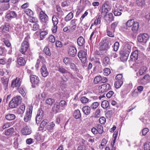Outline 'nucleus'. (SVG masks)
Returning a JSON list of instances; mask_svg holds the SVG:
<instances>
[{"label": "nucleus", "instance_id": "59", "mask_svg": "<svg viewBox=\"0 0 150 150\" xmlns=\"http://www.w3.org/2000/svg\"><path fill=\"white\" fill-rule=\"evenodd\" d=\"M11 125V123L10 122H7L5 123L2 126V128L5 129L6 128L10 127Z\"/></svg>", "mask_w": 150, "mask_h": 150}, {"label": "nucleus", "instance_id": "48", "mask_svg": "<svg viewBox=\"0 0 150 150\" xmlns=\"http://www.w3.org/2000/svg\"><path fill=\"white\" fill-rule=\"evenodd\" d=\"M135 22L133 19L129 20L126 23V26L129 27H130L133 25Z\"/></svg>", "mask_w": 150, "mask_h": 150}, {"label": "nucleus", "instance_id": "60", "mask_svg": "<svg viewBox=\"0 0 150 150\" xmlns=\"http://www.w3.org/2000/svg\"><path fill=\"white\" fill-rule=\"evenodd\" d=\"M109 56L111 59H113L117 57V54L115 51L111 52L110 53Z\"/></svg>", "mask_w": 150, "mask_h": 150}, {"label": "nucleus", "instance_id": "28", "mask_svg": "<svg viewBox=\"0 0 150 150\" xmlns=\"http://www.w3.org/2000/svg\"><path fill=\"white\" fill-rule=\"evenodd\" d=\"M139 28V24L138 22H135L132 26V30L134 33L137 32Z\"/></svg>", "mask_w": 150, "mask_h": 150}, {"label": "nucleus", "instance_id": "43", "mask_svg": "<svg viewBox=\"0 0 150 150\" xmlns=\"http://www.w3.org/2000/svg\"><path fill=\"white\" fill-rule=\"evenodd\" d=\"M123 81H117L114 83L115 88H120L122 85Z\"/></svg>", "mask_w": 150, "mask_h": 150}, {"label": "nucleus", "instance_id": "15", "mask_svg": "<svg viewBox=\"0 0 150 150\" xmlns=\"http://www.w3.org/2000/svg\"><path fill=\"white\" fill-rule=\"evenodd\" d=\"M117 5H116V7L114 11V15L115 16H119L121 15V12L123 10V8L120 6H117Z\"/></svg>", "mask_w": 150, "mask_h": 150}, {"label": "nucleus", "instance_id": "37", "mask_svg": "<svg viewBox=\"0 0 150 150\" xmlns=\"http://www.w3.org/2000/svg\"><path fill=\"white\" fill-rule=\"evenodd\" d=\"M73 17V14L72 12L69 13L65 17L64 20L66 22H68Z\"/></svg>", "mask_w": 150, "mask_h": 150}, {"label": "nucleus", "instance_id": "55", "mask_svg": "<svg viewBox=\"0 0 150 150\" xmlns=\"http://www.w3.org/2000/svg\"><path fill=\"white\" fill-rule=\"evenodd\" d=\"M99 103L97 102H94L91 105V108L93 109H96L98 106Z\"/></svg>", "mask_w": 150, "mask_h": 150}, {"label": "nucleus", "instance_id": "16", "mask_svg": "<svg viewBox=\"0 0 150 150\" xmlns=\"http://www.w3.org/2000/svg\"><path fill=\"white\" fill-rule=\"evenodd\" d=\"M40 71L42 75L44 77H47L49 74V72L45 65H42L40 69Z\"/></svg>", "mask_w": 150, "mask_h": 150}, {"label": "nucleus", "instance_id": "61", "mask_svg": "<svg viewBox=\"0 0 150 150\" xmlns=\"http://www.w3.org/2000/svg\"><path fill=\"white\" fill-rule=\"evenodd\" d=\"M80 100L82 103H85L88 102V99L86 97L83 96L81 98Z\"/></svg>", "mask_w": 150, "mask_h": 150}, {"label": "nucleus", "instance_id": "4", "mask_svg": "<svg viewBox=\"0 0 150 150\" xmlns=\"http://www.w3.org/2000/svg\"><path fill=\"white\" fill-rule=\"evenodd\" d=\"M37 10L40 11L39 18L41 22L46 23L48 21V17L44 12L40 8H38Z\"/></svg>", "mask_w": 150, "mask_h": 150}, {"label": "nucleus", "instance_id": "3", "mask_svg": "<svg viewBox=\"0 0 150 150\" xmlns=\"http://www.w3.org/2000/svg\"><path fill=\"white\" fill-rule=\"evenodd\" d=\"M108 3V1L105 2L102 7L101 15L104 17H105L107 13L111 9V6L109 5Z\"/></svg>", "mask_w": 150, "mask_h": 150}, {"label": "nucleus", "instance_id": "42", "mask_svg": "<svg viewBox=\"0 0 150 150\" xmlns=\"http://www.w3.org/2000/svg\"><path fill=\"white\" fill-rule=\"evenodd\" d=\"M147 69V67L146 66H143L141 67L139 70V73L140 75H142L145 72Z\"/></svg>", "mask_w": 150, "mask_h": 150}, {"label": "nucleus", "instance_id": "7", "mask_svg": "<svg viewBox=\"0 0 150 150\" xmlns=\"http://www.w3.org/2000/svg\"><path fill=\"white\" fill-rule=\"evenodd\" d=\"M30 79L33 87H35L38 85L40 79L38 76L34 75H31L30 76Z\"/></svg>", "mask_w": 150, "mask_h": 150}, {"label": "nucleus", "instance_id": "32", "mask_svg": "<svg viewBox=\"0 0 150 150\" xmlns=\"http://www.w3.org/2000/svg\"><path fill=\"white\" fill-rule=\"evenodd\" d=\"M6 119L8 120L11 121L14 120L16 117V116L13 114H9L7 115L5 117Z\"/></svg>", "mask_w": 150, "mask_h": 150}, {"label": "nucleus", "instance_id": "39", "mask_svg": "<svg viewBox=\"0 0 150 150\" xmlns=\"http://www.w3.org/2000/svg\"><path fill=\"white\" fill-rule=\"evenodd\" d=\"M109 105V103L108 101L104 100L103 101L101 104L102 107L104 109L107 108Z\"/></svg>", "mask_w": 150, "mask_h": 150}, {"label": "nucleus", "instance_id": "21", "mask_svg": "<svg viewBox=\"0 0 150 150\" xmlns=\"http://www.w3.org/2000/svg\"><path fill=\"white\" fill-rule=\"evenodd\" d=\"M55 124L53 122L50 123L47 127V129L49 134H50L53 132Z\"/></svg>", "mask_w": 150, "mask_h": 150}, {"label": "nucleus", "instance_id": "31", "mask_svg": "<svg viewBox=\"0 0 150 150\" xmlns=\"http://www.w3.org/2000/svg\"><path fill=\"white\" fill-rule=\"evenodd\" d=\"M144 81H146V82H150V76L149 74H147L145 75L140 80V81L142 83H143Z\"/></svg>", "mask_w": 150, "mask_h": 150}, {"label": "nucleus", "instance_id": "25", "mask_svg": "<svg viewBox=\"0 0 150 150\" xmlns=\"http://www.w3.org/2000/svg\"><path fill=\"white\" fill-rule=\"evenodd\" d=\"M57 70L62 74L68 73L71 74L67 70H66L64 67L61 66H58L57 67Z\"/></svg>", "mask_w": 150, "mask_h": 150}, {"label": "nucleus", "instance_id": "1", "mask_svg": "<svg viewBox=\"0 0 150 150\" xmlns=\"http://www.w3.org/2000/svg\"><path fill=\"white\" fill-rule=\"evenodd\" d=\"M30 38V37L29 35H27L22 42L19 50L20 52L22 54L26 56H27L28 54L26 52L29 47V40Z\"/></svg>", "mask_w": 150, "mask_h": 150}, {"label": "nucleus", "instance_id": "51", "mask_svg": "<svg viewBox=\"0 0 150 150\" xmlns=\"http://www.w3.org/2000/svg\"><path fill=\"white\" fill-rule=\"evenodd\" d=\"M63 61L65 64L67 65L71 63V59L68 57H65L64 58Z\"/></svg>", "mask_w": 150, "mask_h": 150}, {"label": "nucleus", "instance_id": "11", "mask_svg": "<svg viewBox=\"0 0 150 150\" xmlns=\"http://www.w3.org/2000/svg\"><path fill=\"white\" fill-rule=\"evenodd\" d=\"M68 52L70 56L74 57L76 54L77 50L75 47L71 45H68Z\"/></svg>", "mask_w": 150, "mask_h": 150}, {"label": "nucleus", "instance_id": "17", "mask_svg": "<svg viewBox=\"0 0 150 150\" xmlns=\"http://www.w3.org/2000/svg\"><path fill=\"white\" fill-rule=\"evenodd\" d=\"M1 82L4 86V90H6L8 87V83L9 79L8 78H1Z\"/></svg>", "mask_w": 150, "mask_h": 150}, {"label": "nucleus", "instance_id": "41", "mask_svg": "<svg viewBox=\"0 0 150 150\" xmlns=\"http://www.w3.org/2000/svg\"><path fill=\"white\" fill-rule=\"evenodd\" d=\"M106 18L110 22H111L114 20V17L112 13H109L105 16Z\"/></svg>", "mask_w": 150, "mask_h": 150}, {"label": "nucleus", "instance_id": "49", "mask_svg": "<svg viewBox=\"0 0 150 150\" xmlns=\"http://www.w3.org/2000/svg\"><path fill=\"white\" fill-rule=\"evenodd\" d=\"M70 67L71 69L75 71H79V69L77 68V67L76 65L74 63H71L70 64Z\"/></svg>", "mask_w": 150, "mask_h": 150}, {"label": "nucleus", "instance_id": "19", "mask_svg": "<svg viewBox=\"0 0 150 150\" xmlns=\"http://www.w3.org/2000/svg\"><path fill=\"white\" fill-rule=\"evenodd\" d=\"M16 13L14 11H11L8 12L6 16V18L9 19L17 17Z\"/></svg>", "mask_w": 150, "mask_h": 150}, {"label": "nucleus", "instance_id": "9", "mask_svg": "<svg viewBox=\"0 0 150 150\" xmlns=\"http://www.w3.org/2000/svg\"><path fill=\"white\" fill-rule=\"evenodd\" d=\"M87 53L83 51H80L78 53V56L82 63H85L87 61Z\"/></svg>", "mask_w": 150, "mask_h": 150}, {"label": "nucleus", "instance_id": "56", "mask_svg": "<svg viewBox=\"0 0 150 150\" xmlns=\"http://www.w3.org/2000/svg\"><path fill=\"white\" fill-rule=\"evenodd\" d=\"M44 115L43 111L42 109H40L38 110L36 116L43 117Z\"/></svg>", "mask_w": 150, "mask_h": 150}, {"label": "nucleus", "instance_id": "33", "mask_svg": "<svg viewBox=\"0 0 150 150\" xmlns=\"http://www.w3.org/2000/svg\"><path fill=\"white\" fill-rule=\"evenodd\" d=\"M136 3L138 6L142 7L145 5V0H136Z\"/></svg>", "mask_w": 150, "mask_h": 150}, {"label": "nucleus", "instance_id": "13", "mask_svg": "<svg viewBox=\"0 0 150 150\" xmlns=\"http://www.w3.org/2000/svg\"><path fill=\"white\" fill-rule=\"evenodd\" d=\"M21 132L23 135H28L31 133V130L28 126L25 125L23 126V127L21 129Z\"/></svg>", "mask_w": 150, "mask_h": 150}, {"label": "nucleus", "instance_id": "38", "mask_svg": "<svg viewBox=\"0 0 150 150\" xmlns=\"http://www.w3.org/2000/svg\"><path fill=\"white\" fill-rule=\"evenodd\" d=\"M120 54L121 55L120 57L121 60L123 62L126 61L128 59L129 54H128V53L123 54V53H122Z\"/></svg>", "mask_w": 150, "mask_h": 150}, {"label": "nucleus", "instance_id": "8", "mask_svg": "<svg viewBox=\"0 0 150 150\" xmlns=\"http://www.w3.org/2000/svg\"><path fill=\"white\" fill-rule=\"evenodd\" d=\"M149 35L147 33H144L139 35L137 37V40L139 42L145 43L149 40Z\"/></svg>", "mask_w": 150, "mask_h": 150}, {"label": "nucleus", "instance_id": "22", "mask_svg": "<svg viewBox=\"0 0 150 150\" xmlns=\"http://www.w3.org/2000/svg\"><path fill=\"white\" fill-rule=\"evenodd\" d=\"M14 141L13 143L14 146L16 149H17L18 147V145L22 141L21 138L20 137H15L14 138Z\"/></svg>", "mask_w": 150, "mask_h": 150}, {"label": "nucleus", "instance_id": "45", "mask_svg": "<svg viewBox=\"0 0 150 150\" xmlns=\"http://www.w3.org/2000/svg\"><path fill=\"white\" fill-rule=\"evenodd\" d=\"M67 105L66 102L64 100L61 101L59 103V105L61 108L62 110H63L64 109V107Z\"/></svg>", "mask_w": 150, "mask_h": 150}, {"label": "nucleus", "instance_id": "10", "mask_svg": "<svg viewBox=\"0 0 150 150\" xmlns=\"http://www.w3.org/2000/svg\"><path fill=\"white\" fill-rule=\"evenodd\" d=\"M32 111V108H31L30 107H28V108L27 109L24 118V120L25 122H27L30 120Z\"/></svg>", "mask_w": 150, "mask_h": 150}, {"label": "nucleus", "instance_id": "64", "mask_svg": "<svg viewBox=\"0 0 150 150\" xmlns=\"http://www.w3.org/2000/svg\"><path fill=\"white\" fill-rule=\"evenodd\" d=\"M39 25L37 23L34 24L33 25L32 30L33 31H36L39 30Z\"/></svg>", "mask_w": 150, "mask_h": 150}, {"label": "nucleus", "instance_id": "36", "mask_svg": "<svg viewBox=\"0 0 150 150\" xmlns=\"http://www.w3.org/2000/svg\"><path fill=\"white\" fill-rule=\"evenodd\" d=\"M9 24L6 23L2 27V33H7L9 31Z\"/></svg>", "mask_w": 150, "mask_h": 150}, {"label": "nucleus", "instance_id": "12", "mask_svg": "<svg viewBox=\"0 0 150 150\" xmlns=\"http://www.w3.org/2000/svg\"><path fill=\"white\" fill-rule=\"evenodd\" d=\"M132 50V48L131 46L128 44H126L120 53L121 54L122 53L124 54H129L130 52H131Z\"/></svg>", "mask_w": 150, "mask_h": 150}, {"label": "nucleus", "instance_id": "62", "mask_svg": "<svg viewBox=\"0 0 150 150\" xmlns=\"http://www.w3.org/2000/svg\"><path fill=\"white\" fill-rule=\"evenodd\" d=\"M145 150H150V142L145 143L144 145Z\"/></svg>", "mask_w": 150, "mask_h": 150}, {"label": "nucleus", "instance_id": "23", "mask_svg": "<svg viewBox=\"0 0 150 150\" xmlns=\"http://www.w3.org/2000/svg\"><path fill=\"white\" fill-rule=\"evenodd\" d=\"M138 51L135 50L133 52L130 56L131 60L133 61H135L138 59Z\"/></svg>", "mask_w": 150, "mask_h": 150}, {"label": "nucleus", "instance_id": "50", "mask_svg": "<svg viewBox=\"0 0 150 150\" xmlns=\"http://www.w3.org/2000/svg\"><path fill=\"white\" fill-rule=\"evenodd\" d=\"M44 52L47 55L50 56L51 55V53L49 48L47 47H45L43 50Z\"/></svg>", "mask_w": 150, "mask_h": 150}, {"label": "nucleus", "instance_id": "46", "mask_svg": "<svg viewBox=\"0 0 150 150\" xmlns=\"http://www.w3.org/2000/svg\"><path fill=\"white\" fill-rule=\"evenodd\" d=\"M101 79L102 76H96L94 79L93 83L94 84H96L100 81L101 82Z\"/></svg>", "mask_w": 150, "mask_h": 150}, {"label": "nucleus", "instance_id": "53", "mask_svg": "<svg viewBox=\"0 0 150 150\" xmlns=\"http://www.w3.org/2000/svg\"><path fill=\"white\" fill-rule=\"evenodd\" d=\"M111 73L110 69L108 68H105L103 70V74L105 76H108Z\"/></svg>", "mask_w": 150, "mask_h": 150}, {"label": "nucleus", "instance_id": "18", "mask_svg": "<svg viewBox=\"0 0 150 150\" xmlns=\"http://www.w3.org/2000/svg\"><path fill=\"white\" fill-rule=\"evenodd\" d=\"M20 79L18 78L13 80L11 83V86L12 87H19L21 85Z\"/></svg>", "mask_w": 150, "mask_h": 150}, {"label": "nucleus", "instance_id": "6", "mask_svg": "<svg viewBox=\"0 0 150 150\" xmlns=\"http://www.w3.org/2000/svg\"><path fill=\"white\" fill-rule=\"evenodd\" d=\"M100 44V50L101 51H104V53H106L108 50L110 48L109 40H108L105 39L103 40V42Z\"/></svg>", "mask_w": 150, "mask_h": 150}, {"label": "nucleus", "instance_id": "34", "mask_svg": "<svg viewBox=\"0 0 150 150\" xmlns=\"http://www.w3.org/2000/svg\"><path fill=\"white\" fill-rule=\"evenodd\" d=\"M74 116L76 119L80 118L81 116L80 112L78 109L75 110L74 113Z\"/></svg>", "mask_w": 150, "mask_h": 150}, {"label": "nucleus", "instance_id": "63", "mask_svg": "<svg viewBox=\"0 0 150 150\" xmlns=\"http://www.w3.org/2000/svg\"><path fill=\"white\" fill-rule=\"evenodd\" d=\"M9 5L7 4L4 6H2L0 8V11H2L7 10L9 8Z\"/></svg>", "mask_w": 150, "mask_h": 150}, {"label": "nucleus", "instance_id": "14", "mask_svg": "<svg viewBox=\"0 0 150 150\" xmlns=\"http://www.w3.org/2000/svg\"><path fill=\"white\" fill-rule=\"evenodd\" d=\"M100 90L101 92H106L110 89L111 87L110 85L108 83L103 84L99 86Z\"/></svg>", "mask_w": 150, "mask_h": 150}, {"label": "nucleus", "instance_id": "58", "mask_svg": "<svg viewBox=\"0 0 150 150\" xmlns=\"http://www.w3.org/2000/svg\"><path fill=\"white\" fill-rule=\"evenodd\" d=\"M29 20L30 22L33 23H37L38 22V20L37 18L31 16H30Z\"/></svg>", "mask_w": 150, "mask_h": 150}, {"label": "nucleus", "instance_id": "27", "mask_svg": "<svg viewBox=\"0 0 150 150\" xmlns=\"http://www.w3.org/2000/svg\"><path fill=\"white\" fill-rule=\"evenodd\" d=\"M82 110L83 113L86 115H88L90 113V107L88 106H85L83 107Z\"/></svg>", "mask_w": 150, "mask_h": 150}, {"label": "nucleus", "instance_id": "57", "mask_svg": "<svg viewBox=\"0 0 150 150\" xmlns=\"http://www.w3.org/2000/svg\"><path fill=\"white\" fill-rule=\"evenodd\" d=\"M49 41L52 43H54L55 41V38L54 35H51L48 37Z\"/></svg>", "mask_w": 150, "mask_h": 150}, {"label": "nucleus", "instance_id": "2", "mask_svg": "<svg viewBox=\"0 0 150 150\" xmlns=\"http://www.w3.org/2000/svg\"><path fill=\"white\" fill-rule=\"evenodd\" d=\"M21 100L22 98L20 96L13 97L9 103V107L12 108H16L21 103Z\"/></svg>", "mask_w": 150, "mask_h": 150}, {"label": "nucleus", "instance_id": "24", "mask_svg": "<svg viewBox=\"0 0 150 150\" xmlns=\"http://www.w3.org/2000/svg\"><path fill=\"white\" fill-rule=\"evenodd\" d=\"M77 42L78 45L80 47L83 46L85 43V39L82 36H80L78 38Z\"/></svg>", "mask_w": 150, "mask_h": 150}, {"label": "nucleus", "instance_id": "44", "mask_svg": "<svg viewBox=\"0 0 150 150\" xmlns=\"http://www.w3.org/2000/svg\"><path fill=\"white\" fill-rule=\"evenodd\" d=\"M119 22L118 21H115L111 25V30L114 32L115 31V29L116 27L117 26Z\"/></svg>", "mask_w": 150, "mask_h": 150}, {"label": "nucleus", "instance_id": "35", "mask_svg": "<svg viewBox=\"0 0 150 150\" xmlns=\"http://www.w3.org/2000/svg\"><path fill=\"white\" fill-rule=\"evenodd\" d=\"M48 123V121L46 119L43 120L41 123L39 128L40 130H42L43 127Z\"/></svg>", "mask_w": 150, "mask_h": 150}, {"label": "nucleus", "instance_id": "26", "mask_svg": "<svg viewBox=\"0 0 150 150\" xmlns=\"http://www.w3.org/2000/svg\"><path fill=\"white\" fill-rule=\"evenodd\" d=\"M14 129L13 127H11L7 130H5L4 134L7 136H11L14 132Z\"/></svg>", "mask_w": 150, "mask_h": 150}, {"label": "nucleus", "instance_id": "52", "mask_svg": "<svg viewBox=\"0 0 150 150\" xmlns=\"http://www.w3.org/2000/svg\"><path fill=\"white\" fill-rule=\"evenodd\" d=\"M103 63L105 66H107L110 63V59L108 57H105L103 59Z\"/></svg>", "mask_w": 150, "mask_h": 150}, {"label": "nucleus", "instance_id": "29", "mask_svg": "<svg viewBox=\"0 0 150 150\" xmlns=\"http://www.w3.org/2000/svg\"><path fill=\"white\" fill-rule=\"evenodd\" d=\"M25 110V106L24 105H21L17 110V113L18 114L21 115L24 112Z\"/></svg>", "mask_w": 150, "mask_h": 150}, {"label": "nucleus", "instance_id": "5", "mask_svg": "<svg viewBox=\"0 0 150 150\" xmlns=\"http://www.w3.org/2000/svg\"><path fill=\"white\" fill-rule=\"evenodd\" d=\"M103 131V127L100 124H98L95 127H93L91 129V132L95 134H101Z\"/></svg>", "mask_w": 150, "mask_h": 150}, {"label": "nucleus", "instance_id": "47", "mask_svg": "<svg viewBox=\"0 0 150 150\" xmlns=\"http://www.w3.org/2000/svg\"><path fill=\"white\" fill-rule=\"evenodd\" d=\"M52 22L53 23V25H57L58 23V20L55 16H53L52 18Z\"/></svg>", "mask_w": 150, "mask_h": 150}, {"label": "nucleus", "instance_id": "20", "mask_svg": "<svg viewBox=\"0 0 150 150\" xmlns=\"http://www.w3.org/2000/svg\"><path fill=\"white\" fill-rule=\"evenodd\" d=\"M59 105V103H56L54 104L52 108V110L55 113H57L61 112V108Z\"/></svg>", "mask_w": 150, "mask_h": 150}, {"label": "nucleus", "instance_id": "30", "mask_svg": "<svg viewBox=\"0 0 150 150\" xmlns=\"http://www.w3.org/2000/svg\"><path fill=\"white\" fill-rule=\"evenodd\" d=\"M17 62L18 64L21 66L24 65L26 62L25 60L22 57H20L17 59Z\"/></svg>", "mask_w": 150, "mask_h": 150}, {"label": "nucleus", "instance_id": "54", "mask_svg": "<svg viewBox=\"0 0 150 150\" xmlns=\"http://www.w3.org/2000/svg\"><path fill=\"white\" fill-rule=\"evenodd\" d=\"M54 102V100L52 98H48L46 101V103L48 105H51Z\"/></svg>", "mask_w": 150, "mask_h": 150}, {"label": "nucleus", "instance_id": "40", "mask_svg": "<svg viewBox=\"0 0 150 150\" xmlns=\"http://www.w3.org/2000/svg\"><path fill=\"white\" fill-rule=\"evenodd\" d=\"M24 11L28 16H33L34 14L33 12L29 8L24 9Z\"/></svg>", "mask_w": 150, "mask_h": 150}]
</instances>
